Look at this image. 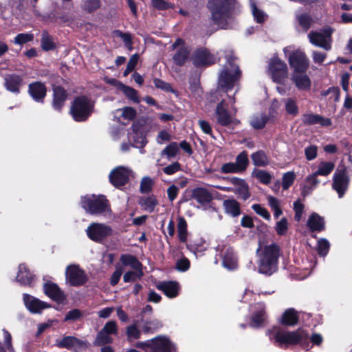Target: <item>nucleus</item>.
I'll list each match as a JSON object with an SVG mask.
<instances>
[{
  "label": "nucleus",
  "mask_w": 352,
  "mask_h": 352,
  "mask_svg": "<svg viewBox=\"0 0 352 352\" xmlns=\"http://www.w3.org/2000/svg\"><path fill=\"white\" fill-rule=\"evenodd\" d=\"M256 254L258 258L259 273L270 276L277 270L278 258L281 255L278 244L274 242L268 244L260 243Z\"/></svg>",
  "instance_id": "obj_1"
},
{
  "label": "nucleus",
  "mask_w": 352,
  "mask_h": 352,
  "mask_svg": "<svg viewBox=\"0 0 352 352\" xmlns=\"http://www.w3.org/2000/svg\"><path fill=\"white\" fill-rule=\"evenodd\" d=\"M270 341L278 346H287L307 342L309 334L302 329L287 331L280 327L274 326L266 331Z\"/></svg>",
  "instance_id": "obj_2"
},
{
  "label": "nucleus",
  "mask_w": 352,
  "mask_h": 352,
  "mask_svg": "<svg viewBox=\"0 0 352 352\" xmlns=\"http://www.w3.org/2000/svg\"><path fill=\"white\" fill-rule=\"evenodd\" d=\"M235 0H208L212 19L218 27L227 29L232 21Z\"/></svg>",
  "instance_id": "obj_3"
},
{
  "label": "nucleus",
  "mask_w": 352,
  "mask_h": 352,
  "mask_svg": "<svg viewBox=\"0 0 352 352\" xmlns=\"http://www.w3.org/2000/svg\"><path fill=\"white\" fill-rule=\"evenodd\" d=\"M241 77L239 66L234 63L232 57L227 60V63L219 75L218 87L226 92L235 87Z\"/></svg>",
  "instance_id": "obj_4"
},
{
  "label": "nucleus",
  "mask_w": 352,
  "mask_h": 352,
  "mask_svg": "<svg viewBox=\"0 0 352 352\" xmlns=\"http://www.w3.org/2000/svg\"><path fill=\"white\" fill-rule=\"evenodd\" d=\"M81 206L91 214L107 216L111 213L108 201L103 195H87L82 197Z\"/></svg>",
  "instance_id": "obj_5"
},
{
  "label": "nucleus",
  "mask_w": 352,
  "mask_h": 352,
  "mask_svg": "<svg viewBox=\"0 0 352 352\" xmlns=\"http://www.w3.org/2000/svg\"><path fill=\"white\" fill-rule=\"evenodd\" d=\"M94 102L86 96L77 97L73 102L70 113L77 122L86 120L94 110Z\"/></svg>",
  "instance_id": "obj_6"
},
{
  "label": "nucleus",
  "mask_w": 352,
  "mask_h": 352,
  "mask_svg": "<svg viewBox=\"0 0 352 352\" xmlns=\"http://www.w3.org/2000/svg\"><path fill=\"white\" fill-rule=\"evenodd\" d=\"M87 236L95 242L101 243L113 234L111 226L100 223H91L86 230Z\"/></svg>",
  "instance_id": "obj_7"
},
{
  "label": "nucleus",
  "mask_w": 352,
  "mask_h": 352,
  "mask_svg": "<svg viewBox=\"0 0 352 352\" xmlns=\"http://www.w3.org/2000/svg\"><path fill=\"white\" fill-rule=\"evenodd\" d=\"M118 325L113 320H109L104 325L101 330L98 333L94 345L102 346L113 342V335L118 334Z\"/></svg>",
  "instance_id": "obj_8"
},
{
  "label": "nucleus",
  "mask_w": 352,
  "mask_h": 352,
  "mask_svg": "<svg viewBox=\"0 0 352 352\" xmlns=\"http://www.w3.org/2000/svg\"><path fill=\"white\" fill-rule=\"evenodd\" d=\"M331 34L330 28L320 31H311L308 34L309 42L315 46L329 50L331 47Z\"/></svg>",
  "instance_id": "obj_9"
},
{
  "label": "nucleus",
  "mask_w": 352,
  "mask_h": 352,
  "mask_svg": "<svg viewBox=\"0 0 352 352\" xmlns=\"http://www.w3.org/2000/svg\"><path fill=\"white\" fill-rule=\"evenodd\" d=\"M269 72L274 82L282 83L287 77V65L276 57L271 59L269 63Z\"/></svg>",
  "instance_id": "obj_10"
},
{
  "label": "nucleus",
  "mask_w": 352,
  "mask_h": 352,
  "mask_svg": "<svg viewBox=\"0 0 352 352\" xmlns=\"http://www.w3.org/2000/svg\"><path fill=\"white\" fill-rule=\"evenodd\" d=\"M66 282L72 286L82 285L87 281L85 272L77 265H68L65 270Z\"/></svg>",
  "instance_id": "obj_11"
},
{
  "label": "nucleus",
  "mask_w": 352,
  "mask_h": 352,
  "mask_svg": "<svg viewBox=\"0 0 352 352\" xmlns=\"http://www.w3.org/2000/svg\"><path fill=\"white\" fill-rule=\"evenodd\" d=\"M133 171L128 167L118 166L109 174V180L116 187L119 188L125 185L133 175Z\"/></svg>",
  "instance_id": "obj_12"
},
{
  "label": "nucleus",
  "mask_w": 352,
  "mask_h": 352,
  "mask_svg": "<svg viewBox=\"0 0 352 352\" xmlns=\"http://www.w3.org/2000/svg\"><path fill=\"white\" fill-rule=\"evenodd\" d=\"M349 184V178L345 170H336L333 177L332 188L338 194L340 198L342 197L346 191Z\"/></svg>",
  "instance_id": "obj_13"
},
{
  "label": "nucleus",
  "mask_w": 352,
  "mask_h": 352,
  "mask_svg": "<svg viewBox=\"0 0 352 352\" xmlns=\"http://www.w3.org/2000/svg\"><path fill=\"white\" fill-rule=\"evenodd\" d=\"M289 63L292 72H306L309 67V60L300 50H296L289 56Z\"/></svg>",
  "instance_id": "obj_14"
},
{
  "label": "nucleus",
  "mask_w": 352,
  "mask_h": 352,
  "mask_svg": "<svg viewBox=\"0 0 352 352\" xmlns=\"http://www.w3.org/2000/svg\"><path fill=\"white\" fill-rule=\"evenodd\" d=\"M56 345L60 348L73 349L80 351L87 347L86 341L80 340L74 336H64L63 338L56 340Z\"/></svg>",
  "instance_id": "obj_15"
},
{
  "label": "nucleus",
  "mask_w": 352,
  "mask_h": 352,
  "mask_svg": "<svg viewBox=\"0 0 352 352\" xmlns=\"http://www.w3.org/2000/svg\"><path fill=\"white\" fill-rule=\"evenodd\" d=\"M227 179L232 185L233 192L238 198L246 200L250 197L248 184L244 179L236 177Z\"/></svg>",
  "instance_id": "obj_16"
},
{
  "label": "nucleus",
  "mask_w": 352,
  "mask_h": 352,
  "mask_svg": "<svg viewBox=\"0 0 352 352\" xmlns=\"http://www.w3.org/2000/svg\"><path fill=\"white\" fill-rule=\"evenodd\" d=\"M192 60L196 67H201L213 64L215 58L208 50L200 48L194 52Z\"/></svg>",
  "instance_id": "obj_17"
},
{
  "label": "nucleus",
  "mask_w": 352,
  "mask_h": 352,
  "mask_svg": "<svg viewBox=\"0 0 352 352\" xmlns=\"http://www.w3.org/2000/svg\"><path fill=\"white\" fill-rule=\"evenodd\" d=\"M178 47L179 49L173 56V61L177 65H182L184 64L189 56V50L184 45V41L178 38L175 42L172 45V49L176 50Z\"/></svg>",
  "instance_id": "obj_18"
},
{
  "label": "nucleus",
  "mask_w": 352,
  "mask_h": 352,
  "mask_svg": "<svg viewBox=\"0 0 352 352\" xmlns=\"http://www.w3.org/2000/svg\"><path fill=\"white\" fill-rule=\"evenodd\" d=\"M23 302L26 308L32 314H40L49 305L27 294H23Z\"/></svg>",
  "instance_id": "obj_19"
},
{
  "label": "nucleus",
  "mask_w": 352,
  "mask_h": 352,
  "mask_svg": "<svg viewBox=\"0 0 352 352\" xmlns=\"http://www.w3.org/2000/svg\"><path fill=\"white\" fill-rule=\"evenodd\" d=\"M129 138L130 140L133 141V146L136 148H143L147 144L146 135L141 126L138 124H133L132 126L131 131L129 133Z\"/></svg>",
  "instance_id": "obj_20"
},
{
  "label": "nucleus",
  "mask_w": 352,
  "mask_h": 352,
  "mask_svg": "<svg viewBox=\"0 0 352 352\" xmlns=\"http://www.w3.org/2000/svg\"><path fill=\"white\" fill-rule=\"evenodd\" d=\"M306 72H292L291 80L298 89L300 91L309 90L311 86V80Z\"/></svg>",
  "instance_id": "obj_21"
},
{
  "label": "nucleus",
  "mask_w": 352,
  "mask_h": 352,
  "mask_svg": "<svg viewBox=\"0 0 352 352\" xmlns=\"http://www.w3.org/2000/svg\"><path fill=\"white\" fill-rule=\"evenodd\" d=\"M302 122L304 125H314L319 124L322 126H329L332 122L329 118L309 112L302 115Z\"/></svg>",
  "instance_id": "obj_22"
},
{
  "label": "nucleus",
  "mask_w": 352,
  "mask_h": 352,
  "mask_svg": "<svg viewBox=\"0 0 352 352\" xmlns=\"http://www.w3.org/2000/svg\"><path fill=\"white\" fill-rule=\"evenodd\" d=\"M153 352H175L174 345L164 336H158L153 339Z\"/></svg>",
  "instance_id": "obj_23"
},
{
  "label": "nucleus",
  "mask_w": 352,
  "mask_h": 352,
  "mask_svg": "<svg viewBox=\"0 0 352 352\" xmlns=\"http://www.w3.org/2000/svg\"><path fill=\"white\" fill-rule=\"evenodd\" d=\"M222 265L229 270H232L237 267V259L234 250L230 247H224L221 250Z\"/></svg>",
  "instance_id": "obj_24"
},
{
  "label": "nucleus",
  "mask_w": 352,
  "mask_h": 352,
  "mask_svg": "<svg viewBox=\"0 0 352 352\" xmlns=\"http://www.w3.org/2000/svg\"><path fill=\"white\" fill-rule=\"evenodd\" d=\"M28 92L36 102H43L46 96L47 89L44 83L34 82L29 85Z\"/></svg>",
  "instance_id": "obj_25"
},
{
  "label": "nucleus",
  "mask_w": 352,
  "mask_h": 352,
  "mask_svg": "<svg viewBox=\"0 0 352 352\" xmlns=\"http://www.w3.org/2000/svg\"><path fill=\"white\" fill-rule=\"evenodd\" d=\"M45 294L55 301H62L64 298L63 292L58 286L50 281L45 283L43 285Z\"/></svg>",
  "instance_id": "obj_26"
},
{
  "label": "nucleus",
  "mask_w": 352,
  "mask_h": 352,
  "mask_svg": "<svg viewBox=\"0 0 352 352\" xmlns=\"http://www.w3.org/2000/svg\"><path fill=\"white\" fill-rule=\"evenodd\" d=\"M255 309L252 316L250 326L254 328H257L261 326L265 320V305L263 302H259L252 307V309Z\"/></svg>",
  "instance_id": "obj_27"
},
{
  "label": "nucleus",
  "mask_w": 352,
  "mask_h": 352,
  "mask_svg": "<svg viewBox=\"0 0 352 352\" xmlns=\"http://www.w3.org/2000/svg\"><path fill=\"white\" fill-rule=\"evenodd\" d=\"M16 280L22 285L31 287L34 280V276L24 264H21L19 266V272Z\"/></svg>",
  "instance_id": "obj_28"
},
{
  "label": "nucleus",
  "mask_w": 352,
  "mask_h": 352,
  "mask_svg": "<svg viewBox=\"0 0 352 352\" xmlns=\"http://www.w3.org/2000/svg\"><path fill=\"white\" fill-rule=\"evenodd\" d=\"M23 85V78L16 74H9L5 77L6 89L13 93H19L20 87Z\"/></svg>",
  "instance_id": "obj_29"
},
{
  "label": "nucleus",
  "mask_w": 352,
  "mask_h": 352,
  "mask_svg": "<svg viewBox=\"0 0 352 352\" xmlns=\"http://www.w3.org/2000/svg\"><path fill=\"white\" fill-rule=\"evenodd\" d=\"M157 287L162 291L168 298H174L179 293V285L176 282H162L157 285Z\"/></svg>",
  "instance_id": "obj_30"
},
{
  "label": "nucleus",
  "mask_w": 352,
  "mask_h": 352,
  "mask_svg": "<svg viewBox=\"0 0 352 352\" xmlns=\"http://www.w3.org/2000/svg\"><path fill=\"white\" fill-rule=\"evenodd\" d=\"M54 98L53 107L55 110L60 111L64 105V102L67 98L65 91L60 87H55L53 89Z\"/></svg>",
  "instance_id": "obj_31"
},
{
  "label": "nucleus",
  "mask_w": 352,
  "mask_h": 352,
  "mask_svg": "<svg viewBox=\"0 0 352 352\" xmlns=\"http://www.w3.org/2000/svg\"><path fill=\"white\" fill-rule=\"evenodd\" d=\"M216 116L218 122L223 126L228 125L232 122L231 116L228 113L224 107V101H222L217 105Z\"/></svg>",
  "instance_id": "obj_32"
},
{
  "label": "nucleus",
  "mask_w": 352,
  "mask_h": 352,
  "mask_svg": "<svg viewBox=\"0 0 352 352\" xmlns=\"http://www.w3.org/2000/svg\"><path fill=\"white\" fill-rule=\"evenodd\" d=\"M307 226L311 231H322L324 228V219L317 213H312L307 223Z\"/></svg>",
  "instance_id": "obj_33"
},
{
  "label": "nucleus",
  "mask_w": 352,
  "mask_h": 352,
  "mask_svg": "<svg viewBox=\"0 0 352 352\" xmlns=\"http://www.w3.org/2000/svg\"><path fill=\"white\" fill-rule=\"evenodd\" d=\"M192 197L201 204H207L212 199L211 193L206 188H197L192 192Z\"/></svg>",
  "instance_id": "obj_34"
},
{
  "label": "nucleus",
  "mask_w": 352,
  "mask_h": 352,
  "mask_svg": "<svg viewBox=\"0 0 352 352\" xmlns=\"http://www.w3.org/2000/svg\"><path fill=\"white\" fill-rule=\"evenodd\" d=\"M269 118L265 113H256L250 117V124L254 129H261L265 126Z\"/></svg>",
  "instance_id": "obj_35"
},
{
  "label": "nucleus",
  "mask_w": 352,
  "mask_h": 352,
  "mask_svg": "<svg viewBox=\"0 0 352 352\" xmlns=\"http://www.w3.org/2000/svg\"><path fill=\"white\" fill-rule=\"evenodd\" d=\"M179 153V145L173 142L168 144L160 153L162 157H165L168 160L175 159Z\"/></svg>",
  "instance_id": "obj_36"
},
{
  "label": "nucleus",
  "mask_w": 352,
  "mask_h": 352,
  "mask_svg": "<svg viewBox=\"0 0 352 352\" xmlns=\"http://www.w3.org/2000/svg\"><path fill=\"white\" fill-rule=\"evenodd\" d=\"M298 320V313L294 309H288L283 313L280 322L285 325L294 326Z\"/></svg>",
  "instance_id": "obj_37"
},
{
  "label": "nucleus",
  "mask_w": 352,
  "mask_h": 352,
  "mask_svg": "<svg viewBox=\"0 0 352 352\" xmlns=\"http://www.w3.org/2000/svg\"><path fill=\"white\" fill-rule=\"evenodd\" d=\"M223 206L225 208L226 212L234 217H237L240 214V204L235 199H227L223 203Z\"/></svg>",
  "instance_id": "obj_38"
},
{
  "label": "nucleus",
  "mask_w": 352,
  "mask_h": 352,
  "mask_svg": "<svg viewBox=\"0 0 352 352\" xmlns=\"http://www.w3.org/2000/svg\"><path fill=\"white\" fill-rule=\"evenodd\" d=\"M101 5V0H81L80 8L84 12L90 14L98 10Z\"/></svg>",
  "instance_id": "obj_39"
},
{
  "label": "nucleus",
  "mask_w": 352,
  "mask_h": 352,
  "mask_svg": "<svg viewBox=\"0 0 352 352\" xmlns=\"http://www.w3.org/2000/svg\"><path fill=\"white\" fill-rule=\"evenodd\" d=\"M187 248L197 256L201 254L206 249L207 246L202 239H198L197 241H190L186 244Z\"/></svg>",
  "instance_id": "obj_40"
},
{
  "label": "nucleus",
  "mask_w": 352,
  "mask_h": 352,
  "mask_svg": "<svg viewBox=\"0 0 352 352\" xmlns=\"http://www.w3.org/2000/svg\"><path fill=\"white\" fill-rule=\"evenodd\" d=\"M318 176H319L318 174H316V171L309 175L306 177V182L307 184V186H305L302 193L304 196L309 195L311 193V192L317 186V185L319 184L320 181L318 179Z\"/></svg>",
  "instance_id": "obj_41"
},
{
  "label": "nucleus",
  "mask_w": 352,
  "mask_h": 352,
  "mask_svg": "<svg viewBox=\"0 0 352 352\" xmlns=\"http://www.w3.org/2000/svg\"><path fill=\"white\" fill-rule=\"evenodd\" d=\"M142 208L148 212H153L155 206L158 204L156 197L153 195L142 197L139 201Z\"/></svg>",
  "instance_id": "obj_42"
},
{
  "label": "nucleus",
  "mask_w": 352,
  "mask_h": 352,
  "mask_svg": "<svg viewBox=\"0 0 352 352\" xmlns=\"http://www.w3.org/2000/svg\"><path fill=\"white\" fill-rule=\"evenodd\" d=\"M335 168V163L333 162L321 161L319 162L316 174L320 176L327 177L331 173Z\"/></svg>",
  "instance_id": "obj_43"
},
{
  "label": "nucleus",
  "mask_w": 352,
  "mask_h": 352,
  "mask_svg": "<svg viewBox=\"0 0 352 352\" xmlns=\"http://www.w3.org/2000/svg\"><path fill=\"white\" fill-rule=\"evenodd\" d=\"M120 261L124 265H129L135 271L142 270V265L139 261L130 254H123L120 257Z\"/></svg>",
  "instance_id": "obj_44"
},
{
  "label": "nucleus",
  "mask_w": 352,
  "mask_h": 352,
  "mask_svg": "<svg viewBox=\"0 0 352 352\" xmlns=\"http://www.w3.org/2000/svg\"><path fill=\"white\" fill-rule=\"evenodd\" d=\"M283 102L287 114L292 116H296L298 114L299 110L296 98H287L283 100Z\"/></svg>",
  "instance_id": "obj_45"
},
{
  "label": "nucleus",
  "mask_w": 352,
  "mask_h": 352,
  "mask_svg": "<svg viewBox=\"0 0 352 352\" xmlns=\"http://www.w3.org/2000/svg\"><path fill=\"white\" fill-rule=\"evenodd\" d=\"M41 44L42 49L45 51L53 50L56 48L53 38L46 31H43L41 34Z\"/></svg>",
  "instance_id": "obj_46"
},
{
  "label": "nucleus",
  "mask_w": 352,
  "mask_h": 352,
  "mask_svg": "<svg viewBox=\"0 0 352 352\" xmlns=\"http://www.w3.org/2000/svg\"><path fill=\"white\" fill-rule=\"evenodd\" d=\"M177 233L179 240L183 243H186L187 241L188 231L187 223L184 217L178 218Z\"/></svg>",
  "instance_id": "obj_47"
},
{
  "label": "nucleus",
  "mask_w": 352,
  "mask_h": 352,
  "mask_svg": "<svg viewBox=\"0 0 352 352\" xmlns=\"http://www.w3.org/2000/svg\"><path fill=\"white\" fill-rule=\"evenodd\" d=\"M120 89L129 99L131 100L133 102L139 103L140 102V100L138 97V93L135 89L121 84L120 85Z\"/></svg>",
  "instance_id": "obj_48"
},
{
  "label": "nucleus",
  "mask_w": 352,
  "mask_h": 352,
  "mask_svg": "<svg viewBox=\"0 0 352 352\" xmlns=\"http://www.w3.org/2000/svg\"><path fill=\"white\" fill-rule=\"evenodd\" d=\"M251 158L254 164L256 166H265L268 164L267 157L262 151L252 153Z\"/></svg>",
  "instance_id": "obj_49"
},
{
  "label": "nucleus",
  "mask_w": 352,
  "mask_h": 352,
  "mask_svg": "<svg viewBox=\"0 0 352 352\" xmlns=\"http://www.w3.org/2000/svg\"><path fill=\"white\" fill-rule=\"evenodd\" d=\"M234 163L241 173L245 171L249 164L248 153L246 151H243L239 153L236 156V162Z\"/></svg>",
  "instance_id": "obj_50"
},
{
  "label": "nucleus",
  "mask_w": 352,
  "mask_h": 352,
  "mask_svg": "<svg viewBox=\"0 0 352 352\" xmlns=\"http://www.w3.org/2000/svg\"><path fill=\"white\" fill-rule=\"evenodd\" d=\"M34 34L32 33H20L18 34L13 39L12 43L15 45H22L28 42L32 41Z\"/></svg>",
  "instance_id": "obj_51"
},
{
  "label": "nucleus",
  "mask_w": 352,
  "mask_h": 352,
  "mask_svg": "<svg viewBox=\"0 0 352 352\" xmlns=\"http://www.w3.org/2000/svg\"><path fill=\"white\" fill-rule=\"evenodd\" d=\"M252 175L264 184H268L271 182L272 177L265 170L255 169L252 172Z\"/></svg>",
  "instance_id": "obj_52"
},
{
  "label": "nucleus",
  "mask_w": 352,
  "mask_h": 352,
  "mask_svg": "<svg viewBox=\"0 0 352 352\" xmlns=\"http://www.w3.org/2000/svg\"><path fill=\"white\" fill-rule=\"evenodd\" d=\"M154 180L149 177H144L140 182V190L142 193H148L151 191Z\"/></svg>",
  "instance_id": "obj_53"
},
{
  "label": "nucleus",
  "mask_w": 352,
  "mask_h": 352,
  "mask_svg": "<svg viewBox=\"0 0 352 352\" xmlns=\"http://www.w3.org/2000/svg\"><path fill=\"white\" fill-rule=\"evenodd\" d=\"M296 175L292 171L285 173L282 178V186L284 190H287L294 183Z\"/></svg>",
  "instance_id": "obj_54"
},
{
  "label": "nucleus",
  "mask_w": 352,
  "mask_h": 352,
  "mask_svg": "<svg viewBox=\"0 0 352 352\" xmlns=\"http://www.w3.org/2000/svg\"><path fill=\"white\" fill-rule=\"evenodd\" d=\"M162 326V324L160 320L154 319L146 321L142 327V329L144 332H153L160 328Z\"/></svg>",
  "instance_id": "obj_55"
},
{
  "label": "nucleus",
  "mask_w": 352,
  "mask_h": 352,
  "mask_svg": "<svg viewBox=\"0 0 352 352\" xmlns=\"http://www.w3.org/2000/svg\"><path fill=\"white\" fill-rule=\"evenodd\" d=\"M275 230L278 235H285L288 230V222L285 217L278 221L275 226Z\"/></svg>",
  "instance_id": "obj_56"
},
{
  "label": "nucleus",
  "mask_w": 352,
  "mask_h": 352,
  "mask_svg": "<svg viewBox=\"0 0 352 352\" xmlns=\"http://www.w3.org/2000/svg\"><path fill=\"white\" fill-rule=\"evenodd\" d=\"M116 113H120L121 116L124 119L127 120H133L136 115L135 110L129 107H124L123 109H118L116 111Z\"/></svg>",
  "instance_id": "obj_57"
},
{
  "label": "nucleus",
  "mask_w": 352,
  "mask_h": 352,
  "mask_svg": "<svg viewBox=\"0 0 352 352\" xmlns=\"http://www.w3.org/2000/svg\"><path fill=\"white\" fill-rule=\"evenodd\" d=\"M250 6L252 14L256 21L258 23H263L266 18L265 14L262 10H258L254 2L251 1Z\"/></svg>",
  "instance_id": "obj_58"
},
{
  "label": "nucleus",
  "mask_w": 352,
  "mask_h": 352,
  "mask_svg": "<svg viewBox=\"0 0 352 352\" xmlns=\"http://www.w3.org/2000/svg\"><path fill=\"white\" fill-rule=\"evenodd\" d=\"M220 171L224 174L241 173L234 162H228L221 166Z\"/></svg>",
  "instance_id": "obj_59"
},
{
  "label": "nucleus",
  "mask_w": 352,
  "mask_h": 352,
  "mask_svg": "<svg viewBox=\"0 0 352 352\" xmlns=\"http://www.w3.org/2000/svg\"><path fill=\"white\" fill-rule=\"evenodd\" d=\"M329 243L325 239H321L318 241V252L320 256H324L329 250Z\"/></svg>",
  "instance_id": "obj_60"
},
{
  "label": "nucleus",
  "mask_w": 352,
  "mask_h": 352,
  "mask_svg": "<svg viewBox=\"0 0 352 352\" xmlns=\"http://www.w3.org/2000/svg\"><path fill=\"white\" fill-rule=\"evenodd\" d=\"M253 210L265 220H270L271 216L267 210L260 204H254L252 206Z\"/></svg>",
  "instance_id": "obj_61"
},
{
  "label": "nucleus",
  "mask_w": 352,
  "mask_h": 352,
  "mask_svg": "<svg viewBox=\"0 0 352 352\" xmlns=\"http://www.w3.org/2000/svg\"><path fill=\"white\" fill-rule=\"evenodd\" d=\"M141 332L135 324L130 325L126 329V335L129 340H136L140 338Z\"/></svg>",
  "instance_id": "obj_62"
},
{
  "label": "nucleus",
  "mask_w": 352,
  "mask_h": 352,
  "mask_svg": "<svg viewBox=\"0 0 352 352\" xmlns=\"http://www.w3.org/2000/svg\"><path fill=\"white\" fill-rule=\"evenodd\" d=\"M318 154V147L316 145H310L305 148V155L306 159L311 161L316 158Z\"/></svg>",
  "instance_id": "obj_63"
},
{
  "label": "nucleus",
  "mask_w": 352,
  "mask_h": 352,
  "mask_svg": "<svg viewBox=\"0 0 352 352\" xmlns=\"http://www.w3.org/2000/svg\"><path fill=\"white\" fill-rule=\"evenodd\" d=\"M300 25L307 31L312 23V19L310 16L306 14H302L298 17Z\"/></svg>",
  "instance_id": "obj_64"
}]
</instances>
